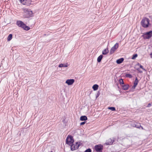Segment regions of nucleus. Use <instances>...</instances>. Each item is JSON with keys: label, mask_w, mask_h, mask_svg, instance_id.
Wrapping results in <instances>:
<instances>
[{"label": "nucleus", "mask_w": 152, "mask_h": 152, "mask_svg": "<svg viewBox=\"0 0 152 152\" xmlns=\"http://www.w3.org/2000/svg\"><path fill=\"white\" fill-rule=\"evenodd\" d=\"M103 57V55H101L98 57L97 59V61L98 62H101L102 59V58Z\"/></svg>", "instance_id": "obj_18"}, {"label": "nucleus", "mask_w": 152, "mask_h": 152, "mask_svg": "<svg viewBox=\"0 0 152 152\" xmlns=\"http://www.w3.org/2000/svg\"><path fill=\"white\" fill-rule=\"evenodd\" d=\"M19 1L22 4L27 5H29L31 2V0H20Z\"/></svg>", "instance_id": "obj_9"}, {"label": "nucleus", "mask_w": 152, "mask_h": 152, "mask_svg": "<svg viewBox=\"0 0 152 152\" xmlns=\"http://www.w3.org/2000/svg\"><path fill=\"white\" fill-rule=\"evenodd\" d=\"M98 88L99 86L96 84L94 85L92 87V88L94 91L97 90L98 89Z\"/></svg>", "instance_id": "obj_17"}, {"label": "nucleus", "mask_w": 152, "mask_h": 152, "mask_svg": "<svg viewBox=\"0 0 152 152\" xmlns=\"http://www.w3.org/2000/svg\"><path fill=\"white\" fill-rule=\"evenodd\" d=\"M138 83V80L137 78V77H136L135 78V81L134 83V86L135 85L137 86V85Z\"/></svg>", "instance_id": "obj_19"}, {"label": "nucleus", "mask_w": 152, "mask_h": 152, "mask_svg": "<svg viewBox=\"0 0 152 152\" xmlns=\"http://www.w3.org/2000/svg\"><path fill=\"white\" fill-rule=\"evenodd\" d=\"M99 92H98V93L97 94L96 96V98H97V97H98L99 96Z\"/></svg>", "instance_id": "obj_32"}, {"label": "nucleus", "mask_w": 152, "mask_h": 152, "mask_svg": "<svg viewBox=\"0 0 152 152\" xmlns=\"http://www.w3.org/2000/svg\"><path fill=\"white\" fill-rule=\"evenodd\" d=\"M80 120L81 121H85L87 120V118L85 115L82 116L80 117Z\"/></svg>", "instance_id": "obj_14"}, {"label": "nucleus", "mask_w": 152, "mask_h": 152, "mask_svg": "<svg viewBox=\"0 0 152 152\" xmlns=\"http://www.w3.org/2000/svg\"><path fill=\"white\" fill-rule=\"evenodd\" d=\"M137 65H138V66H140V67L143 70L145 71H146V70L143 68V66L141 65V64H140L139 63H138L137 64Z\"/></svg>", "instance_id": "obj_24"}, {"label": "nucleus", "mask_w": 152, "mask_h": 152, "mask_svg": "<svg viewBox=\"0 0 152 152\" xmlns=\"http://www.w3.org/2000/svg\"><path fill=\"white\" fill-rule=\"evenodd\" d=\"M125 76L126 77H128L129 78H132V75H131L129 74H126Z\"/></svg>", "instance_id": "obj_25"}, {"label": "nucleus", "mask_w": 152, "mask_h": 152, "mask_svg": "<svg viewBox=\"0 0 152 152\" xmlns=\"http://www.w3.org/2000/svg\"><path fill=\"white\" fill-rule=\"evenodd\" d=\"M80 142H79V143H78V142H75V144H74L73 143L71 146V150L72 151H74L78 149L80 146Z\"/></svg>", "instance_id": "obj_7"}, {"label": "nucleus", "mask_w": 152, "mask_h": 152, "mask_svg": "<svg viewBox=\"0 0 152 152\" xmlns=\"http://www.w3.org/2000/svg\"><path fill=\"white\" fill-rule=\"evenodd\" d=\"M64 64H61L59 65L58 67H63Z\"/></svg>", "instance_id": "obj_27"}, {"label": "nucleus", "mask_w": 152, "mask_h": 152, "mask_svg": "<svg viewBox=\"0 0 152 152\" xmlns=\"http://www.w3.org/2000/svg\"><path fill=\"white\" fill-rule=\"evenodd\" d=\"M137 70H138L140 73H142V71L139 68H138L137 69Z\"/></svg>", "instance_id": "obj_29"}, {"label": "nucleus", "mask_w": 152, "mask_h": 152, "mask_svg": "<svg viewBox=\"0 0 152 152\" xmlns=\"http://www.w3.org/2000/svg\"><path fill=\"white\" fill-rule=\"evenodd\" d=\"M118 47V43H116L115 45L111 48L110 52V54H112L116 50Z\"/></svg>", "instance_id": "obj_8"}, {"label": "nucleus", "mask_w": 152, "mask_h": 152, "mask_svg": "<svg viewBox=\"0 0 152 152\" xmlns=\"http://www.w3.org/2000/svg\"><path fill=\"white\" fill-rule=\"evenodd\" d=\"M114 141V139L112 140L111 139H109L106 141L105 144L107 145H111L112 144Z\"/></svg>", "instance_id": "obj_11"}, {"label": "nucleus", "mask_w": 152, "mask_h": 152, "mask_svg": "<svg viewBox=\"0 0 152 152\" xmlns=\"http://www.w3.org/2000/svg\"><path fill=\"white\" fill-rule=\"evenodd\" d=\"M150 20L146 18L142 19L141 21V24L142 26L144 28H147L150 25Z\"/></svg>", "instance_id": "obj_2"}, {"label": "nucleus", "mask_w": 152, "mask_h": 152, "mask_svg": "<svg viewBox=\"0 0 152 152\" xmlns=\"http://www.w3.org/2000/svg\"><path fill=\"white\" fill-rule=\"evenodd\" d=\"M133 126L136 127L137 128L140 129V124H137L136 123V124L134 123L132 125Z\"/></svg>", "instance_id": "obj_15"}, {"label": "nucleus", "mask_w": 152, "mask_h": 152, "mask_svg": "<svg viewBox=\"0 0 152 152\" xmlns=\"http://www.w3.org/2000/svg\"><path fill=\"white\" fill-rule=\"evenodd\" d=\"M86 121H84V122H82L80 123V125H83L84 124L86 123Z\"/></svg>", "instance_id": "obj_28"}, {"label": "nucleus", "mask_w": 152, "mask_h": 152, "mask_svg": "<svg viewBox=\"0 0 152 152\" xmlns=\"http://www.w3.org/2000/svg\"><path fill=\"white\" fill-rule=\"evenodd\" d=\"M94 148L97 152H102L103 146L101 144L96 145L94 146Z\"/></svg>", "instance_id": "obj_5"}, {"label": "nucleus", "mask_w": 152, "mask_h": 152, "mask_svg": "<svg viewBox=\"0 0 152 152\" xmlns=\"http://www.w3.org/2000/svg\"><path fill=\"white\" fill-rule=\"evenodd\" d=\"M150 55L151 56V57L152 58V53H150Z\"/></svg>", "instance_id": "obj_35"}, {"label": "nucleus", "mask_w": 152, "mask_h": 152, "mask_svg": "<svg viewBox=\"0 0 152 152\" xmlns=\"http://www.w3.org/2000/svg\"><path fill=\"white\" fill-rule=\"evenodd\" d=\"M68 66L66 64H64L63 67H67Z\"/></svg>", "instance_id": "obj_33"}, {"label": "nucleus", "mask_w": 152, "mask_h": 152, "mask_svg": "<svg viewBox=\"0 0 152 152\" xmlns=\"http://www.w3.org/2000/svg\"><path fill=\"white\" fill-rule=\"evenodd\" d=\"M152 36V31H150L144 34L143 37L144 39H149Z\"/></svg>", "instance_id": "obj_6"}, {"label": "nucleus", "mask_w": 152, "mask_h": 152, "mask_svg": "<svg viewBox=\"0 0 152 152\" xmlns=\"http://www.w3.org/2000/svg\"><path fill=\"white\" fill-rule=\"evenodd\" d=\"M124 59L123 58H121L117 60L116 62L118 64L121 63L124 61Z\"/></svg>", "instance_id": "obj_12"}, {"label": "nucleus", "mask_w": 152, "mask_h": 152, "mask_svg": "<svg viewBox=\"0 0 152 152\" xmlns=\"http://www.w3.org/2000/svg\"><path fill=\"white\" fill-rule=\"evenodd\" d=\"M109 52V50L108 48H107L102 51V54L103 55L107 54Z\"/></svg>", "instance_id": "obj_16"}, {"label": "nucleus", "mask_w": 152, "mask_h": 152, "mask_svg": "<svg viewBox=\"0 0 152 152\" xmlns=\"http://www.w3.org/2000/svg\"><path fill=\"white\" fill-rule=\"evenodd\" d=\"M151 104L150 103H149L147 106V107H151Z\"/></svg>", "instance_id": "obj_30"}, {"label": "nucleus", "mask_w": 152, "mask_h": 152, "mask_svg": "<svg viewBox=\"0 0 152 152\" xmlns=\"http://www.w3.org/2000/svg\"><path fill=\"white\" fill-rule=\"evenodd\" d=\"M108 109L112 111H115V108L114 107H108Z\"/></svg>", "instance_id": "obj_22"}, {"label": "nucleus", "mask_w": 152, "mask_h": 152, "mask_svg": "<svg viewBox=\"0 0 152 152\" xmlns=\"http://www.w3.org/2000/svg\"><path fill=\"white\" fill-rule=\"evenodd\" d=\"M119 82L120 84L121 85H123L124 84V81L122 79H120L119 80Z\"/></svg>", "instance_id": "obj_21"}, {"label": "nucleus", "mask_w": 152, "mask_h": 152, "mask_svg": "<svg viewBox=\"0 0 152 152\" xmlns=\"http://www.w3.org/2000/svg\"><path fill=\"white\" fill-rule=\"evenodd\" d=\"M50 152H53L52 151H50Z\"/></svg>", "instance_id": "obj_36"}, {"label": "nucleus", "mask_w": 152, "mask_h": 152, "mask_svg": "<svg viewBox=\"0 0 152 152\" xmlns=\"http://www.w3.org/2000/svg\"><path fill=\"white\" fill-rule=\"evenodd\" d=\"M141 128L142 129H143V128L142 127L141 125H140V128Z\"/></svg>", "instance_id": "obj_34"}, {"label": "nucleus", "mask_w": 152, "mask_h": 152, "mask_svg": "<svg viewBox=\"0 0 152 152\" xmlns=\"http://www.w3.org/2000/svg\"><path fill=\"white\" fill-rule=\"evenodd\" d=\"M16 24L18 26L21 27L25 30L28 31L30 29L29 27L27 26L21 21H17Z\"/></svg>", "instance_id": "obj_3"}, {"label": "nucleus", "mask_w": 152, "mask_h": 152, "mask_svg": "<svg viewBox=\"0 0 152 152\" xmlns=\"http://www.w3.org/2000/svg\"><path fill=\"white\" fill-rule=\"evenodd\" d=\"M122 89H124V90H126L128 89L129 87V86L128 84H125L124 85H122Z\"/></svg>", "instance_id": "obj_13"}, {"label": "nucleus", "mask_w": 152, "mask_h": 152, "mask_svg": "<svg viewBox=\"0 0 152 152\" xmlns=\"http://www.w3.org/2000/svg\"><path fill=\"white\" fill-rule=\"evenodd\" d=\"M136 86H136L135 85L134 86V85L133 86H132V88L134 89L135 88V87H136Z\"/></svg>", "instance_id": "obj_31"}, {"label": "nucleus", "mask_w": 152, "mask_h": 152, "mask_svg": "<svg viewBox=\"0 0 152 152\" xmlns=\"http://www.w3.org/2000/svg\"><path fill=\"white\" fill-rule=\"evenodd\" d=\"M24 14L23 17L25 18H29L33 16V14L32 11L30 10L27 9H24L23 10Z\"/></svg>", "instance_id": "obj_1"}, {"label": "nucleus", "mask_w": 152, "mask_h": 152, "mask_svg": "<svg viewBox=\"0 0 152 152\" xmlns=\"http://www.w3.org/2000/svg\"><path fill=\"white\" fill-rule=\"evenodd\" d=\"M75 82V80L73 79H70L67 80L66 81V83H67L68 85H72Z\"/></svg>", "instance_id": "obj_10"}, {"label": "nucleus", "mask_w": 152, "mask_h": 152, "mask_svg": "<svg viewBox=\"0 0 152 152\" xmlns=\"http://www.w3.org/2000/svg\"><path fill=\"white\" fill-rule=\"evenodd\" d=\"M138 55L137 54H134L132 58V59H135L136 57H137Z\"/></svg>", "instance_id": "obj_23"}, {"label": "nucleus", "mask_w": 152, "mask_h": 152, "mask_svg": "<svg viewBox=\"0 0 152 152\" xmlns=\"http://www.w3.org/2000/svg\"><path fill=\"white\" fill-rule=\"evenodd\" d=\"M74 140L73 137L71 135H68L66 139V143L70 146L73 143Z\"/></svg>", "instance_id": "obj_4"}, {"label": "nucleus", "mask_w": 152, "mask_h": 152, "mask_svg": "<svg viewBox=\"0 0 152 152\" xmlns=\"http://www.w3.org/2000/svg\"><path fill=\"white\" fill-rule=\"evenodd\" d=\"M91 152V149L90 148H88L84 152Z\"/></svg>", "instance_id": "obj_26"}, {"label": "nucleus", "mask_w": 152, "mask_h": 152, "mask_svg": "<svg viewBox=\"0 0 152 152\" xmlns=\"http://www.w3.org/2000/svg\"><path fill=\"white\" fill-rule=\"evenodd\" d=\"M12 34H10L7 38V39L8 41H10L12 39Z\"/></svg>", "instance_id": "obj_20"}]
</instances>
